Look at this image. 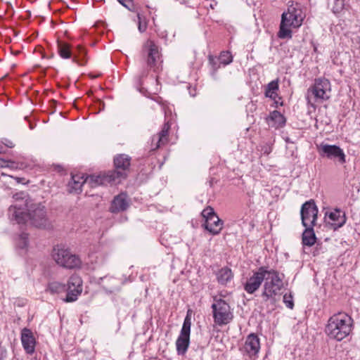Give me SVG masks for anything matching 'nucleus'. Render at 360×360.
Returning <instances> with one entry per match:
<instances>
[{
  "label": "nucleus",
  "instance_id": "1",
  "mask_svg": "<svg viewBox=\"0 0 360 360\" xmlns=\"http://www.w3.org/2000/svg\"><path fill=\"white\" fill-rule=\"evenodd\" d=\"M8 215L11 220H15L19 224H25L29 220L37 228L47 229L51 226L45 207L41 204H34L28 199L11 205L8 209Z\"/></svg>",
  "mask_w": 360,
  "mask_h": 360
},
{
  "label": "nucleus",
  "instance_id": "2",
  "mask_svg": "<svg viewBox=\"0 0 360 360\" xmlns=\"http://www.w3.org/2000/svg\"><path fill=\"white\" fill-rule=\"evenodd\" d=\"M352 326V317L345 312H338L328 320L325 333L329 338L341 341L350 334Z\"/></svg>",
  "mask_w": 360,
  "mask_h": 360
},
{
  "label": "nucleus",
  "instance_id": "3",
  "mask_svg": "<svg viewBox=\"0 0 360 360\" xmlns=\"http://www.w3.org/2000/svg\"><path fill=\"white\" fill-rule=\"evenodd\" d=\"M302 11L295 7L290 6L287 12H283L281 15L279 31L277 36L280 39H291L292 37L290 27L298 28L303 22Z\"/></svg>",
  "mask_w": 360,
  "mask_h": 360
},
{
  "label": "nucleus",
  "instance_id": "4",
  "mask_svg": "<svg viewBox=\"0 0 360 360\" xmlns=\"http://www.w3.org/2000/svg\"><path fill=\"white\" fill-rule=\"evenodd\" d=\"M52 257L57 264L66 269H75L81 266L80 258L72 254L68 249L56 245L52 251Z\"/></svg>",
  "mask_w": 360,
  "mask_h": 360
},
{
  "label": "nucleus",
  "instance_id": "5",
  "mask_svg": "<svg viewBox=\"0 0 360 360\" xmlns=\"http://www.w3.org/2000/svg\"><path fill=\"white\" fill-rule=\"evenodd\" d=\"M212 315L214 323L218 326L226 325L230 323L233 318V313L231 311L229 304L224 300L214 299L212 304Z\"/></svg>",
  "mask_w": 360,
  "mask_h": 360
},
{
  "label": "nucleus",
  "instance_id": "6",
  "mask_svg": "<svg viewBox=\"0 0 360 360\" xmlns=\"http://www.w3.org/2000/svg\"><path fill=\"white\" fill-rule=\"evenodd\" d=\"M131 158L126 154H120L114 158L115 169L110 171L117 184L127 178L131 165Z\"/></svg>",
  "mask_w": 360,
  "mask_h": 360
},
{
  "label": "nucleus",
  "instance_id": "7",
  "mask_svg": "<svg viewBox=\"0 0 360 360\" xmlns=\"http://www.w3.org/2000/svg\"><path fill=\"white\" fill-rule=\"evenodd\" d=\"M317 150L321 157L331 160H338L340 164L346 162V155L342 148L336 145L321 143L317 146Z\"/></svg>",
  "mask_w": 360,
  "mask_h": 360
},
{
  "label": "nucleus",
  "instance_id": "8",
  "mask_svg": "<svg viewBox=\"0 0 360 360\" xmlns=\"http://www.w3.org/2000/svg\"><path fill=\"white\" fill-rule=\"evenodd\" d=\"M191 321L187 315L184 319L180 335L176 341L177 354H184L189 346Z\"/></svg>",
  "mask_w": 360,
  "mask_h": 360
},
{
  "label": "nucleus",
  "instance_id": "9",
  "mask_svg": "<svg viewBox=\"0 0 360 360\" xmlns=\"http://www.w3.org/2000/svg\"><path fill=\"white\" fill-rule=\"evenodd\" d=\"M143 56L146 59L147 67L156 71L157 64L160 60L158 46L151 40H148L143 46Z\"/></svg>",
  "mask_w": 360,
  "mask_h": 360
},
{
  "label": "nucleus",
  "instance_id": "10",
  "mask_svg": "<svg viewBox=\"0 0 360 360\" xmlns=\"http://www.w3.org/2000/svg\"><path fill=\"white\" fill-rule=\"evenodd\" d=\"M319 210L314 200L305 202L301 207L300 215L303 226L316 225Z\"/></svg>",
  "mask_w": 360,
  "mask_h": 360
},
{
  "label": "nucleus",
  "instance_id": "11",
  "mask_svg": "<svg viewBox=\"0 0 360 360\" xmlns=\"http://www.w3.org/2000/svg\"><path fill=\"white\" fill-rule=\"evenodd\" d=\"M65 291H67L66 297L64 299L65 302H72L77 300L82 291V281L78 275L73 274L70 277Z\"/></svg>",
  "mask_w": 360,
  "mask_h": 360
},
{
  "label": "nucleus",
  "instance_id": "12",
  "mask_svg": "<svg viewBox=\"0 0 360 360\" xmlns=\"http://www.w3.org/2000/svg\"><path fill=\"white\" fill-rule=\"evenodd\" d=\"M330 82L326 78H318L314 85L308 89L316 99L328 100L330 98Z\"/></svg>",
  "mask_w": 360,
  "mask_h": 360
},
{
  "label": "nucleus",
  "instance_id": "13",
  "mask_svg": "<svg viewBox=\"0 0 360 360\" xmlns=\"http://www.w3.org/2000/svg\"><path fill=\"white\" fill-rule=\"evenodd\" d=\"M267 276L270 275V271L266 270L264 267L259 269L258 271L248 279L244 285L245 290L250 294L254 293L261 285L264 279H268Z\"/></svg>",
  "mask_w": 360,
  "mask_h": 360
},
{
  "label": "nucleus",
  "instance_id": "14",
  "mask_svg": "<svg viewBox=\"0 0 360 360\" xmlns=\"http://www.w3.org/2000/svg\"><path fill=\"white\" fill-rule=\"evenodd\" d=\"M20 340L25 352L30 355L33 354L35 352L37 343L33 332L27 328H22L20 334Z\"/></svg>",
  "mask_w": 360,
  "mask_h": 360
},
{
  "label": "nucleus",
  "instance_id": "15",
  "mask_svg": "<svg viewBox=\"0 0 360 360\" xmlns=\"http://www.w3.org/2000/svg\"><path fill=\"white\" fill-rule=\"evenodd\" d=\"M86 184H89L91 187H96L100 185L107 184H117L113 176H111L110 172L98 175H89L86 176Z\"/></svg>",
  "mask_w": 360,
  "mask_h": 360
},
{
  "label": "nucleus",
  "instance_id": "16",
  "mask_svg": "<svg viewBox=\"0 0 360 360\" xmlns=\"http://www.w3.org/2000/svg\"><path fill=\"white\" fill-rule=\"evenodd\" d=\"M326 216L328 217L330 221L328 223L334 230L342 227L346 223L347 218L345 213L340 209H335L329 213H326Z\"/></svg>",
  "mask_w": 360,
  "mask_h": 360
},
{
  "label": "nucleus",
  "instance_id": "17",
  "mask_svg": "<svg viewBox=\"0 0 360 360\" xmlns=\"http://www.w3.org/2000/svg\"><path fill=\"white\" fill-rule=\"evenodd\" d=\"M259 348L258 337L253 333L250 334L245 340L243 350L251 356L256 355L259 352Z\"/></svg>",
  "mask_w": 360,
  "mask_h": 360
},
{
  "label": "nucleus",
  "instance_id": "18",
  "mask_svg": "<svg viewBox=\"0 0 360 360\" xmlns=\"http://www.w3.org/2000/svg\"><path fill=\"white\" fill-rule=\"evenodd\" d=\"M128 207L127 196L125 193H122L113 198L110 211L112 213H117L126 210Z\"/></svg>",
  "mask_w": 360,
  "mask_h": 360
},
{
  "label": "nucleus",
  "instance_id": "19",
  "mask_svg": "<svg viewBox=\"0 0 360 360\" xmlns=\"http://www.w3.org/2000/svg\"><path fill=\"white\" fill-rule=\"evenodd\" d=\"M202 226L212 235H217L222 229L223 221L216 215L205 221Z\"/></svg>",
  "mask_w": 360,
  "mask_h": 360
},
{
  "label": "nucleus",
  "instance_id": "20",
  "mask_svg": "<svg viewBox=\"0 0 360 360\" xmlns=\"http://www.w3.org/2000/svg\"><path fill=\"white\" fill-rule=\"evenodd\" d=\"M170 129V125L168 122L163 125L162 130L152 138V145L154 146V149H158L161 146L165 145L167 142L168 132Z\"/></svg>",
  "mask_w": 360,
  "mask_h": 360
},
{
  "label": "nucleus",
  "instance_id": "21",
  "mask_svg": "<svg viewBox=\"0 0 360 360\" xmlns=\"http://www.w3.org/2000/svg\"><path fill=\"white\" fill-rule=\"evenodd\" d=\"M84 184H86V177L84 174L72 175L71 181L68 184L70 192H80L82 191V186Z\"/></svg>",
  "mask_w": 360,
  "mask_h": 360
},
{
  "label": "nucleus",
  "instance_id": "22",
  "mask_svg": "<svg viewBox=\"0 0 360 360\" xmlns=\"http://www.w3.org/2000/svg\"><path fill=\"white\" fill-rule=\"evenodd\" d=\"M315 226L316 225H310L304 226L305 229L302 233L303 245L311 247L315 244L316 241V237L314 230Z\"/></svg>",
  "mask_w": 360,
  "mask_h": 360
},
{
  "label": "nucleus",
  "instance_id": "23",
  "mask_svg": "<svg viewBox=\"0 0 360 360\" xmlns=\"http://www.w3.org/2000/svg\"><path fill=\"white\" fill-rule=\"evenodd\" d=\"M233 274L229 267H223L217 274V281L221 285H226L232 280Z\"/></svg>",
  "mask_w": 360,
  "mask_h": 360
},
{
  "label": "nucleus",
  "instance_id": "24",
  "mask_svg": "<svg viewBox=\"0 0 360 360\" xmlns=\"http://www.w3.org/2000/svg\"><path fill=\"white\" fill-rule=\"evenodd\" d=\"M286 124L285 117L279 111L274 110L271 112V127L281 129L285 127Z\"/></svg>",
  "mask_w": 360,
  "mask_h": 360
},
{
  "label": "nucleus",
  "instance_id": "25",
  "mask_svg": "<svg viewBox=\"0 0 360 360\" xmlns=\"http://www.w3.org/2000/svg\"><path fill=\"white\" fill-rule=\"evenodd\" d=\"M72 62L79 65H84L86 63V51L82 46H77V51L73 53Z\"/></svg>",
  "mask_w": 360,
  "mask_h": 360
},
{
  "label": "nucleus",
  "instance_id": "26",
  "mask_svg": "<svg viewBox=\"0 0 360 360\" xmlns=\"http://www.w3.org/2000/svg\"><path fill=\"white\" fill-rule=\"evenodd\" d=\"M283 274L280 276L278 272L271 270V292L276 294V290H280L283 287Z\"/></svg>",
  "mask_w": 360,
  "mask_h": 360
},
{
  "label": "nucleus",
  "instance_id": "27",
  "mask_svg": "<svg viewBox=\"0 0 360 360\" xmlns=\"http://www.w3.org/2000/svg\"><path fill=\"white\" fill-rule=\"evenodd\" d=\"M58 50L60 56L64 59H69L72 56L70 45L58 40L57 41Z\"/></svg>",
  "mask_w": 360,
  "mask_h": 360
},
{
  "label": "nucleus",
  "instance_id": "28",
  "mask_svg": "<svg viewBox=\"0 0 360 360\" xmlns=\"http://www.w3.org/2000/svg\"><path fill=\"white\" fill-rule=\"evenodd\" d=\"M48 290L51 293H60L66 290V285L58 281H53L49 283Z\"/></svg>",
  "mask_w": 360,
  "mask_h": 360
},
{
  "label": "nucleus",
  "instance_id": "29",
  "mask_svg": "<svg viewBox=\"0 0 360 360\" xmlns=\"http://www.w3.org/2000/svg\"><path fill=\"white\" fill-rule=\"evenodd\" d=\"M209 64L211 65V75L213 77H215L217 70L220 68L221 64L219 63L218 58L214 57L212 56H209L208 58Z\"/></svg>",
  "mask_w": 360,
  "mask_h": 360
},
{
  "label": "nucleus",
  "instance_id": "30",
  "mask_svg": "<svg viewBox=\"0 0 360 360\" xmlns=\"http://www.w3.org/2000/svg\"><path fill=\"white\" fill-rule=\"evenodd\" d=\"M219 63L224 66L230 64L232 62V56L229 51H222L218 57Z\"/></svg>",
  "mask_w": 360,
  "mask_h": 360
},
{
  "label": "nucleus",
  "instance_id": "31",
  "mask_svg": "<svg viewBox=\"0 0 360 360\" xmlns=\"http://www.w3.org/2000/svg\"><path fill=\"white\" fill-rule=\"evenodd\" d=\"M28 245V234L22 233L18 238V247L21 249L26 248Z\"/></svg>",
  "mask_w": 360,
  "mask_h": 360
},
{
  "label": "nucleus",
  "instance_id": "32",
  "mask_svg": "<svg viewBox=\"0 0 360 360\" xmlns=\"http://www.w3.org/2000/svg\"><path fill=\"white\" fill-rule=\"evenodd\" d=\"M201 215L205 219V221H207V219L212 218L213 216H216L217 214L214 212L212 207L208 206L202 211Z\"/></svg>",
  "mask_w": 360,
  "mask_h": 360
},
{
  "label": "nucleus",
  "instance_id": "33",
  "mask_svg": "<svg viewBox=\"0 0 360 360\" xmlns=\"http://www.w3.org/2000/svg\"><path fill=\"white\" fill-rule=\"evenodd\" d=\"M283 302L285 303V306L292 309L294 307V302L292 295L290 293H285L283 295Z\"/></svg>",
  "mask_w": 360,
  "mask_h": 360
},
{
  "label": "nucleus",
  "instance_id": "34",
  "mask_svg": "<svg viewBox=\"0 0 360 360\" xmlns=\"http://www.w3.org/2000/svg\"><path fill=\"white\" fill-rule=\"evenodd\" d=\"M118 2L130 11H135L133 0H117Z\"/></svg>",
  "mask_w": 360,
  "mask_h": 360
},
{
  "label": "nucleus",
  "instance_id": "35",
  "mask_svg": "<svg viewBox=\"0 0 360 360\" xmlns=\"http://www.w3.org/2000/svg\"><path fill=\"white\" fill-rule=\"evenodd\" d=\"M137 18H138V20H139V23H138V28H139V30L141 32H143L146 30V28H147V23L146 22L142 19L140 13H137Z\"/></svg>",
  "mask_w": 360,
  "mask_h": 360
},
{
  "label": "nucleus",
  "instance_id": "36",
  "mask_svg": "<svg viewBox=\"0 0 360 360\" xmlns=\"http://www.w3.org/2000/svg\"><path fill=\"white\" fill-rule=\"evenodd\" d=\"M271 101H274V103L271 104V105H274L276 108H278L279 105L282 106L283 104L282 98L278 96L277 94L273 96V98H271Z\"/></svg>",
  "mask_w": 360,
  "mask_h": 360
},
{
  "label": "nucleus",
  "instance_id": "37",
  "mask_svg": "<svg viewBox=\"0 0 360 360\" xmlns=\"http://www.w3.org/2000/svg\"><path fill=\"white\" fill-rule=\"evenodd\" d=\"M278 89V80L271 81V98L273 96L276 94V91Z\"/></svg>",
  "mask_w": 360,
  "mask_h": 360
},
{
  "label": "nucleus",
  "instance_id": "38",
  "mask_svg": "<svg viewBox=\"0 0 360 360\" xmlns=\"http://www.w3.org/2000/svg\"><path fill=\"white\" fill-rule=\"evenodd\" d=\"M270 292V289L269 287H267V283H265L264 285V291L263 292V296L266 297L267 298L269 297L270 295L269 294Z\"/></svg>",
  "mask_w": 360,
  "mask_h": 360
},
{
  "label": "nucleus",
  "instance_id": "39",
  "mask_svg": "<svg viewBox=\"0 0 360 360\" xmlns=\"http://www.w3.org/2000/svg\"><path fill=\"white\" fill-rule=\"evenodd\" d=\"M264 94L266 97H270V83H268L267 84L265 85Z\"/></svg>",
  "mask_w": 360,
  "mask_h": 360
},
{
  "label": "nucleus",
  "instance_id": "40",
  "mask_svg": "<svg viewBox=\"0 0 360 360\" xmlns=\"http://www.w3.org/2000/svg\"><path fill=\"white\" fill-rule=\"evenodd\" d=\"M8 147L9 148H13V144L12 142L9 141L8 144H6Z\"/></svg>",
  "mask_w": 360,
  "mask_h": 360
},
{
  "label": "nucleus",
  "instance_id": "41",
  "mask_svg": "<svg viewBox=\"0 0 360 360\" xmlns=\"http://www.w3.org/2000/svg\"><path fill=\"white\" fill-rule=\"evenodd\" d=\"M146 75H147V72H146V71H143V72H142V76H143V77L146 76Z\"/></svg>",
  "mask_w": 360,
  "mask_h": 360
},
{
  "label": "nucleus",
  "instance_id": "42",
  "mask_svg": "<svg viewBox=\"0 0 360 360\" xmlns=\"http://www.w3.org/2000/svg\"><path fill=\"white\" fill-rule=\"evenodd\" d=\"M1 176H6V175L4 173H2Z\"/></svg>",
  "mask_w": 360,
  "mask_h": 360
}]
</instances>
